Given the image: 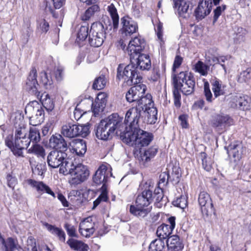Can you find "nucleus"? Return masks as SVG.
I'll return each mask as SVG.
<instances>
[{
	"mask_svg": "<svg viewBox=\"0 0 251 251\" xmlns=\"http://www.w3.org/2000/svg\"><path fill=\"white\" fill-rule=\"evenodd\" d=\"M38 99H40L42 107L43 106L48 112H50L54 109L55 101L48 94L43 93L41 96L39 95Z\"/></svg>",
	"mask_w": 251,
	"mask_h": 251,
	"instance_id": "cd10ccee",
	"label": "nucleus"
},
{
	"mask_svg": "<svg viewBox=\"0 0 251 251\" xmlns=\"http://www.w3.org/2000/svg\"><path fill=\"white\" fill-rule=\"evenodd\" d=\"M204 82V92L206 100L208 101H212V94L209 88V84L207 81L205 79H203Z\"/></svg>",
	"mask_w": 251,
	"mask_h": 251,
	"instance_id": "6e6d98bb",
	"label": "nucleus"
},
{
	"mask_svg": "<svg viewBox=\"0 0 251 251\" xmlns=\"http://www.w3.org/2000/svg\"><path fill=\"white\" fill-rule=\"evenodd\" d=\"M122 33L126 36H130L138 31L137 23L128 16L121 19Z\"/></svg>",
	"mask_w": 251,
	"mask_h": 251,
	"instance_id": "412c9836",
	"label": "nucleus"
},
{
	"mask_svg": "<svg viewBox=\"0 0 251 251\" xmlns=\"http://www.w3.org/2000/svg\"><path fill=\"white\" fill-rule=\"evenodd\" d=\"M49 146L50 148L59 150V151L64 152L67 150V144L64 138L60 134H57L52 135L49 140Z\"/></svg>",
	"mask_w": 251,
	"mask_h": 251,
	"instance_id": "393cba45",
	"label": "nucleus"
},
{
	"mask_svg": "<svg viewBox=\"0 0 251 251\" xmlns=\"http://www.w3.org/2000/svg\"><path fill=\"white\" fill-rule=\"evenodd\" d=\"M212 8V0H201L195 11V15L197 20H201L208 15Z\"/></svg>",
	"mask_w": 251,
	"mask_h": 251,
	"instance_id": "a211bd4d",
	"label": "nucleus"
},
{
	"mask_svg": "<svg viewBox=\"0 0 251 251\" xmlns=\"http://www.w3.org/2000/svg\"><path fill=\"white\" fill-rule=\"evenodd\" d=\"M166 244L167 249L173 251H179L183 248V245L177 235L169 237L166 241Z\"/></svg>",
	"mask_w": 251,
	"mask_h": 251,
	"instance_id": "bb28decb",
	"label": "nucleus"
},
{
	"mask_svg": "<svg viewBox=\"0 0 251 251\" xmlns=\"http://www.w3.org/2000/svg\"><path fill=\"white\" fill-rule=\"evenodd\" d=\"M111 171L112 169L109 164H102L100 166L93 176V182L96 185L102 184L101 188V193L93 202V209L97 207L101 201H106L108 200L106 183L108 179L112 176Z\"/></svg>",
	"mask_w": 251,
	"mask_h": 251,
	"instance_id": "20e7f679",
	"label": "nucleus"
},
{
	"mask_svg": "<svg viewBox=\"0 0 251 251\" xmlns=\"http://www.w3.org/2000/svg\"><path fill=\"white\" fill-rule=\"evenodd\" d=\"M96 230V218L89 216L84 219L79 224V232L86 238L92 236Z\"/></svg>",
	"mask_w": 251,
	"mask_h": 251,
	"instance_id": "ddd939ff",
	"label": "nucleus"
},
{
	"mask_svg": "<svg viewBox=\"0 0 251 251\" xmlns=\"http://www.w3.org/2000/svg\"><path fill=\"white\" fill-rule=\"evenodd\" d=\"M27 183L31 187L34 189L38 193L42 194L47 193L53 198H55V193L51 190L50 187L42 181H36L33 179H28Z\"/></svg>",
	"mask_w": 251,
	"mask_h": 251,
	"instance_id": "b1692460",
	"label": "nucleus"
},
{
	"mask_svg": "<svg viewBox=\"0 0 251 251\" xmlns=\"http://www.w3.org/2000/svg\"><path fill=\"white\" fill-rule=\"evenodd\" d=\"M167 247L164 240L156 239L150 245L149 251H166Z\"/></svg>",
	"mask_w": 251,
	"mask_h": 251,
	"instance_id": "c9c22d12",
	"label": "nucleus"
},
{
	"mask_svg": "<svg viewBox=\"0 0 251 251\" xmlns=\"http://www.w3.org/2000/svg\"><path fill=\"white\" fill-rule=\"evenodd\" d=\"M65 228L67 230L68 234L71 237H76V229L74 226L68 224H66L65 225Z\"/></svg>",
	"mask_w": 251,
	"mask_h": 251,
	"instance_id": "680f3d73",
	"label": "nucleus"
},
{
	"mask_svg": "<svg viewBox=\"0 0 251 251\" xmlns=\"http://www.w3.org/2000/svg\"><path fill=\"white\" fill-rule=\"evenodd\" d=\"M133 128L132 130H128L126 127L122 135L123 141L137 149L149 145L153 139L152 134L141 130L139 126Z\"/></svg>",
	"mask_w": 251,
	"mask_h": 251,
	"instance_id": "7ed1b4c3",
	"label": "nucleus"
},
{
	"mask_svg": "<svg viewBox=\"0 0 251 251\" xmlns=\"http://www.w3.org/2000/svg\"><path fill=\"white\" fill-rule=\"evenodd\" d=\"M250 100V98L247 96L242 97L239 95H236L232 97V100L234 103V106L243 110L248 108V103Z\"/></svg>",
	"mask_w": 251,
	"mask_h": 251,
	"instance_id": "c85d7f7f",
	"label": "nucleus"
},
{
	"mask_svg": "<svg viewBox=\"0 0 251 251\" xmlns=\"http://www.w3.org/2000/svg\"><path fill=\"white\" fill-rule=\"evenodd\" d=\"M86 113L85 111L81 110L80 109H77V106H76L74 111V119L77 121Z\"/></svg>",
	"mask_w": 251,
	"mask_h": 251,
	"instance_id": "774afa93",
	"label": "nucleus"
},
{
	"mask_svg": "<svg viewBox=\"0 0 251 251\" xmlns=\"http://www.w3.org/2000/svg\"><path fill=\"white\" fill-rule=\"evenodd\" d=\"M100 7L97 4L93 5L88 8L84 13L81 16V19L83 21H87L89 20L94 15L99 12Z\"/></svg>",
	"mask_w": 251,
	"mask_h": 251,
	"instance_id": "c03bdc74",
	"label": "nucleus"
},
{
	"mask_svg": "<svg viewBox=\"0 0 251 251\" xmlns=\"http://www.w3.org/2000/svg\"><path fill=\"white\" fill-rule=\"evenodd\" d=\"M169 175L166 172L162 173L159 176V180L158 182V188H161L168 183Z\"/></svg>",
	"mask_w": 251,
	"mask_h": 251,
	"instance_id": "13d9d810",
	"label": "nucleus"
},
{
	"mask_svg": "<svg viewBox=\"0 0 251 251\" xmlns=\"http://www.w3.org/2000/svg\"><path fill=\"white\" fill-rule=\"evenodd\" d=\"M145 46V41L140 37H136L129 42L126 51L130 56L138 55L144 49Z\"/></svg>",
	"mask_w": 251,
	"mask_h": 251,
	"instance_id": "aec40b11",
	"label": "nucleus"
},
{
	"mask_svg": "<svg viewBox=\"0 0 251 251\" xmlns=\"http://www.w3.org/2000/svg\"><path fill=\"white\" fill-rule=\"evenodd\" d=\"M51 1L55 9L61 8L66 2V0H51Z\"/></svg>",
	"mask_w": 251,
	"mask_h": 251,
	"instance_id": "0e129e2a",
	"label": "nucleus"
},
{
	"mask_svg": "<svg viewBox=\"0 0 251 251\" xmlns=\"http://www.w3.org/2000/svg\"><path fill=\"white\" fill-rule=\"evenodd\" d=\"M136 84L128 91L126 97L129 102H135L137 104L140 98L145 94L147 87L144 84Z\"/></svg>",
	"mask_w": 251,
	"mask_h": 251,
	"instance_id": "4468645a",
	"label": "nucleus"
},
{
	"mask_svg": "<svg viewBox=\"0 0 251 251\" xmlns=\"http://www.w3.org/2000/svg\"><path fill=\"white\" fill-rule=\"evenodd\" d=\"M209 67L201 61H199L194 65L193 70L203 76H206L208 74Z\"/></svg>",
	"mask_w": 251,
	"mask_h": 251,
	"instance_id": "09e8293b",
	"label": "nucleus"
},
{
	"mask_svg": "<svg viewBox=\"0 0 251 251\" xmlns=\"http://www.w3.org/2000/svg\"><path fill=\"white\" fill-rule=\"evenodd\" d=\"M2 243L4 251H17L20 247L17 241L12 238H8L6 240L2 239Z\"/></svg>",
	"mask_w": 251,
	"mask_h": 251,
	"instance_id": "72a5a7b5",
	"label": "nucleus"
},
{
	"mask_svg": "<svg viewBox=\"0 0 251 251\" xmlns=\"http://www.w3.org/2000/svg\"><path fill=\"white\" fill-rule=\"evenodd\" d=\"M61 133L65 137L70 138L77 136L86 137L90 133L89 125H77L66 123L62 126Z\"/></svg>",
	"mask_w": 251,
	"mask_h": 251,
	"instance_id": "6e6552de",
	"label": "nucleus"
},
{
	"mask_svg": "<svg viewBox=\"0 0 251 251\" xmlns=\"http://www.w3.org/2000/svg\"><path fill=\"white\" fill-rule=\"evenodd\" d=\"M75 166L70 159L65 158L59 166V173L64 175H70L71 176L72 172L74 171Z\"/></svg>",
	"mask_w": 251,
	"mask_h": 251,
	"instance_id": "c756f323",
	"label": "nucleus"
},
{
	"mask_svg": "<svg viewBox=\"0 0 251 251\" xmlns=\"http://www.w3.org/2000/svg\"><path fill=\"white\" fill-rule=\"evenodd\" d=\"M233 124V120L228 115L219 114L215 116L212 121V125L218 129H225Z\"/></svg>",
	"mask_w": 251,
	"mask_h": 251,
	"instance_id": "5701e85b",
	"label": "nucleus"
},
{
	"mask_svg": "<svg viewBox=\"0 0 251 251\" xmlns=\"http://www.w3.org/2000/svg\"><path fill=\"white\" fill-rule=\"evenodd\" d=\"M30 142L37 143L41 139L39 130L35 127H31L29 131V134L27 136Z\"/></svg>",
	"mask_w": 251,
	"mask_h": 251,
	"instance_id": "8fccbe9b",
	"label": "nucleus"
},
{
	"mask_svg": "<svg viewBox=\"0 0 251 251\" xmlns=\"http://www.w3.org/2000/svg\"><path fill=\"white\" fill-rule=\"evenodd\" d=\"M25 114L29 117V124L33 126L40 125L44 120V110L37 101L30 102L25 108Z\"/></svg>",
	"mask_w": 251,
	"mask_h": 251,
	"instance_id": "0eeeda50",
	"label": "nucleus"
},
{
	"mask_svg": "<svg viewBox=\"0 0 251 251\" xmlns=\"http://www.w3.org/2000/svg\"><path fill=\"white\" fill-rule=\"evenodd\" d=\"M28 133V129L26 126L23 123V120L20 121L18 124V126H16V131L15 137H17V140L23 137H28L27 134Z\"/></svg>",
	"mask_w": 251,
	"mask_h": 251,
	"instance_id": "58836bf2",
	"label": "nucleus"
},
{
	"mask_svg": "<svg viewBox=\"0 0 251 251\" xmlns=\"http://www.w3.org/2000/svg\"><path fill=\"white\" fill-rule=\"evenodd\" d=\"M174 87L180 89L186 95L191 94L194 90L195 81L193 75L187 72H181L177 76H172Z\"/></svg>",
	"mask_w": 251,
	"mask_h": 251,
	"instance_id": "39448f33",
	"label": "nucleus"
},
{
	"mask_svg": "<svg viewBox=\"0 0 251 251\" xmlns=\"http://www.w3.org/2000/svg\"><path fill=\"white\" fill-rule=\"evenodd\" d=\"M45 225L48 230L53 234L58 235L61 230V229L55 227L48 224H46Z\"/></svg>",
	"mask_w": 251,
	"mask_h": 251,
	"instance_id": "69168bd1",
	"label": "nucleus"
},
{
	"mask_svg": "<svg viewBox=\"0 0 251 251\" xmlns=\"http://www.w3.org/2000/svg\"><path fill=\"white\" fill-rule=\"evenodd\" d=\"M155 30L157 37V40L161 48L163 47L165 44V39L163 34V25L161 23H158L155 27Z\"/></svg>",
	"mask_w": 251,
	"mask_h": 251,
	"instance_id": "3c124183",
	"label": "nucleus"
},
{
	"mask_svg": "<svg viewBox=\"0 0 251 251\" xmlns=\"http://www.w3.org/2000/svg\"><path fill=\"white\" fill-rule=\"evenodd\" d=\"M28 250L31 249V251H37L35 240L32 237H28L27 239Z\"/></svg>",
	"mask_w": 251,
	"mask_h": 251,
	"instance_id": "e2e57ef3",
	"label": "nucleus"
},
{
	"mask_svg": "<svg viewBox=\"0 0 251 251\" xmlns=\"http://www.w3.org/2000/svg\"><path fill=\"white\" fill-rule=\"evenodd\" d=\"M157 150V148L155 147L150 148L145 151L143 153H141L140 159L145 162L148 161L151 158L153 157L156 155Z\"/></svg>",
	"mask_w": 251,
	"mask_h": 251,
	"instance_id": "37998d69",
	"label": "nucleus"
},
{
	"mask_svg": "<svg viewBox=\"0 0 251 251\" xmlns=\"http://www.w3.org/2000/svg\"><path fill=\"white\" fill-rule=\"evenodd\" d=\"M226 8V5L225 4L222 5L221 6H217L214 10V17L213 22L215 23L217 21L220 16L221 15L222 12H223Z\"/></svg>",
	"mask_w": 251,
	"mask_h": 251,
	"instance_id": "bf43d9fd",
	"label": "nucleus"
},
{
	"mask_svg": "<svg viewBox=\"0 0 251 251\" xmlns=\"http://www.w3.org/2000/svg\"><path fill=\"white\" fill-rule=\"evenodd\" d=\"M86 150V144L84 140H78L75 142L73 151L76 155L82 156L85 153Z\"/></svg>",
	"mask_w": 251,
	"mask_h": 251,
	"instance_id": "a19ab883",
	"label": "nucleus"
},
{
	"mask_svg": "<svg viewBox=\"0 0 251 251\" xmlns=\"http://www.w3.org/2000/svg\"><path fill=\"white\" fill-rule=\"evenodd\" d=\"M89 36V43L94 47H100L103 43L105 38V30L103 25L100 22L93 23L91 27Z\"/></svg>",
	"mask_w": 251,
	"mask_h": 251,
	"instance_id": "1a4fd4ad",
	"label": "nucleus"
},
{
	"mask_svg": "<svg viewBox=\"0 0 251 251\" xmlns=\"http://www.w3.org/2000/svg\"><path fill=\"white\" fill-rule=\"evenodd\" d=\"M107 10L112 20L114 28L117 29L119 25V17L115 6L114 4L111 3L107 6Z\"/></svg>",
	"mask_w": 251,
	"mask_h": 251,
	"instance_id": "4c0bfd02",
	"label": "nucleus"
},
{
	"mask_svg": "<svg viewBox=\"0 0 251 251\" xmlns=\"http://www.w3.org/2000/svg\"><path fill=\"white\" fill-rule=\"evenodd\" d=\"M28 153L33 154L37 157L44 158L45 150L43 147L39 144H34L27 150Z\"/></svg>",
	"mask_w": 251,
	"mask_h": 251,
	"instance_id": "79ce46f5",
	"label": "nucleus"
},
{
	"mask_svg": "<svg viewBox=\"0 0 251 251\" xmlns=\"http://www.w3.org/2000/svg\"><path fill=\"white\" fill-rule=\"evenodd\" d=\"M107 94L104 92H100L98 94L95 101L93 112L95 115L99 112L102 111L107 102Z\"/></svg>",
	"mask_w": 251,
	"mask_h": 251,
	"instance_id": "a878e982",
	"label": "nucleus"
},
{
	"mask_svg": "<svg viewBox=\"0 0 251 251\" xmlns=\"http://www.w3.org/2000/svg\"><path fill=\"white\" fill-rule=\"evenodd\" d=\"M130 60L131 62L134 64L137 70L148 71L151 68V61L148 54L140 53L138 55L130 56Z\"/></svg>",
	"mask_w": 251,
	"mask_h": 251,
	"instance_id": "dca6fc26",
	"label": "nucleus"
},
{
	"mask_svg": "<svg viewBox=\"0 0 251 251\" xmlns=\"http://www.w3.org/2000/svg\"><path fill=\"white\" fill-rule=\"evenodd\" d=\"M40 82L46 89L50 88L52 84L51 77L45 72H41L40 74Z\"/></svg>",
	"mask_w": 251,
	"mask_h": 251,
	"instance_id": "864d4df0",
	"label": "nucleus"
},
{
	"mask_svg": "<svg viewBox=\"0 0 251 251\" xmlns=\"http://www.w3.org/2000/svg\"><path fill=\"white\" fill-rule=\"evenodd\" d=\"M63 73V68L61 67H58L54 72L55 76L57 81H60L62 79Z\"/></svg>",
	"mask_w": 251,
	"mask_h": 251,
	"instance_id": "338daca9",
	"label": "nucleus"
},
{
	"mask_svg": "<svg viewBox=\"0 0 251 251\" xmlns=\"http://www.w3.org/2000/svg\"><path fill=\"white\" fill-rule=\"evenodd\" d=\"M89 176V171L87 166L78 164L75 166L72 175L69 180V184L72 186L80 184L85 181Z\"/></svg>",
	"mask_w": 251,
	"mask_h": 251,
	"instance_id": "9b49d317",
	"label": "nucleus"
},
{
	"mask_svg": "<svg viewBox=\"0 0 251 251\" xmlns=\"http://www.w3.org/2000/svg\"><path fill=\"white\" fill-rule=\"evenodd\" d=\"M30 144V141L28 137H23L17 140V137H15L14 142L12 140V137L8 136L5 139V144L9 148L13 154L17 156H23V150L26 148Z\"/></svg>",
	"mask_w": 251,
	"mask_h": 251,
	"instance_id": "9d476101",
	"label": "nucleus"
},
{
	"mask_svg": "<svg viewBox=\"0 0 251 251\" xmlns=\"http://www.w3.org/2000/svg\"><path fill=\"white\" fill-rule=\"evenodd\" d=\"M227 151L229 154H232L233 157L239 159L242 153V146L240 144H232L227 147Z\"/></svg>",
	"mask_w": 251,
	"mask_h": 251,
	"instance_id": "e433bc0d",
	"label": "nucleus"
},
{
	"mask_svg": "<svg viewBox=\"0 0 251 251\" xmlns=\"http://www.w3.org/2000/svg\"><path fill=\"white\" fill-rule=\"evenodd\" d=\"M201 158L202 161V165L203 168L206 171H210L212 168L213 161L212 158L208 157L205 152H201L200 154Z\"/></svg>",
	"mask_w": 251,
	"mask_h": 251,
	"instance_id": "a18cd8bd",
	"label": "nucleus"
},
{
	"mask_svg": "<svg viewBox=\"0 0 251 251\" xmlns=\"http://www.w3.org/2000/svg\"><path fill=\"white\" fill-rule=\"evenodd\" d=\"M38 28L42 33H46L49 30V24L45 19H41L38 21Z\"/></svg>",
	"mask_w": 251,
	"mask_h": 251,
	"instance_id": "4d7b16f0",
	"label": "nucleus"
},
{
	"mask_svg": "<svg viewBox=\"0 0 251 251\" xmlns=\"http://www.w3.org/2000/svg\"><path fill=\"white\" fill-rule=\"evenodd\" d=\"M76 106H77V109H80L81 110L86 112L90 111L91 109L93 111V108L95 106L93 99L91 97L86 98L82 100Z\"/></svg>",
	"mask_w": 251,
	"mask_h": 251,
	"instance_id": "2f4dec72",
	"label": "nucleus"
},
{
	"mask_svg": "<svg viewBox=\"0 0 251 251\" xmlns=\"http://www.w3.org/2000/svg\"><path fill=\"white\" fill-rule=\"evenodd\" d=\"M89 27L82 25L79 28L76 39V42L80 46V42L85 40L88 35Z\"/></svg>",
	"mask_w": 251,
	"mask_h": 251,
	"instance_id": "49530a36",
	"label": "nucleus"
},
{
	"mask_svg": "<svg viewBox=\"0 0 251 251\" xmlns=\"http://www.w3.org/2000/svg\"><path fill=\"white\" fill-rule=\"evenodd\" d=\"M174 7L177 9L180 15L182 16L187 13L189 7L188 0H174Z\"/></svg>",
	"mask_w": 251,
	"mask_h": 251,
	"instance_id": "7c9ffc66",
	"label": "nucleus"
},
{
	"mask_svg": "<svg viewBox=\"0 0 251 251\" xmlns=\"http://www.w3.org/2000/svg\"><path fill=\"white\" fill-rule=\"evenodd\" d=\"M237 80L240 83H249L251 80V68H247L246 70L241 72Z\"/></svg>",
	"mask_w": 251,
	"mask_h": 251,
	"instance_id": "de8ad7c7",
	"label": "nucleus"
},
{
	"mask_svg": "<svg viewBox=\"0 0 251 251\" xmlns=\"http://www.w3.org/2000/svg\"><path fill=\"white\" fill-rule=\"evenodd\" d=\"M124 126L122 119L117 114H113L100 122L97 127L96 135L98 138L106 140L111 138L115 132L117 134L120 132L122 137L125 131Z\"/></svg>",
	"mask_w": 251,
	"mask_h": 251,
	"instance_id": "f03ea898",
	"label": "nucleus"
},
{
	"mask_svg": "<svg viewBox=\"0 0 251 251\" xmlns=\"http://www.w3.org/2000/svg\"><path fill=\"white\" fill-rule=\"evenodd\" d=\"M141 109L137 107H132L129 109L126 112L125 123H123L124 130H126L127 127L128 130H131L134 127L139 126L138 125V120L141 116Z\"/></svg>",
	"mask_w": 251,
	"mask_h": 251,
	"instance_id": "f8f14e48",
	"label": "nucleus"
},
{
	"mask_svg": "<svg viewBox=\"0 0 251 251\" xmlns=\"http://www.w3.org/2000/svg\"><path fill=\"white\" fill-rule=\"evenodd\" d=\"M212 90L215 97L223 95L225 93L226 86L218 79L213 80L212 83Z\"/></svg>",
	"mask_w": 251,
	"mask_h": 251,
	"instance_id": "f704fd0d",
	"label": "nucleus"
},
{
	"mask_svg": "<svg viewBox=\"0 0 251 251\" xmlns=\"http://www.w3.org/2000/svg\"><path fill=\"white\" fill-rule=\"evenodd\" d=\"M198 201L203 215L208 216L213 212V205L209 195L206 192H201L199 196Z\"/></svg>",
	"mask_w": 251,
	"mask_h": 251,
	"instance_id": "f3484780",
	"label": "nucleus"
},
{
	"mask_svg": "<svg viewBox=\"0 0 251 251\" xmlns=\"http://www.w3.org/2000/svg\"><path fill=\"white\" fill-rule=\"evenodd\" d=\"M173 96L174 99V104L176 107H179L181 105L180 99L181 96L178 89L174 87L173 91Z\"/></svg>",
	"mask_w": 251,
	"mask_h": 251,
	"instance_id": "052dcab7",
	"label": "nucleus"
},
{
	"mask_svg": "<svg viewBox=\"0 0 251 251\" xmlns=\"http://www.w3.org/2000/svg\"><path fill=\"white\" fill-rule=\"evenodd\" d=\"M117 77L119 79H123L128 84L140 83L141 76L138 73V70L133 63L131 62L124 67L120 64L117 69Z\"/></svg>",
	"mask_w": 251,
	"mask_h": 251,
	"instance_id": "423d86ee",
	"label": "nucleus"
},
{
	"mask_svg": "<svg viewBox=\"0 0 251 251\" xmlns=\"http://www.w3.org/2000/svg\"><path fill=\"white\" fill-rule=\"evenodd\" d=\"M37 72V71L35 68H32L27 77L25 88L30 94L39 98L40 93L39 91V85L36 78Z\"/></svg>",
	"mask_w": 251,
	"mask_h": 251,
	"instance_id": "2eb2a0df",
	"label": "nucleus"
},
{
	"mask_svg": "<svg viewBox=\"0 0 251 251\" xmlns=\"http://www.w3.org/2000/svg\"><path fill=\"white\" fill-rule=\"evenodd\" d=\"M67 156V154L57 150L51 151L47 156V163L52 168L59 167Z\"/></svg>",
	"mask_w": 251,
	"mask_h": 251,
	"instance_id": "6ab92c4d",
	"label": "nucleus"
},
{
	"mask_svg": "<svg viewBox=\"0 0 251 251\" xmlns=\"http://www.w3.org/2000/svg\"><path fill=\"white\" fill-rule=\"evenodd\" d=\"M145 116L147 118V122L150 124H154L157 120V111L154 107L150 108H146L144 111Z\"/></svg>",
	"mask_w": 251,
	"mask_h": 251,
	"instance_id": "ea45409f",
	"label": "nucleus"
},
{
	"mask_svg": "<svg viewBox=\"0 0 251 251\" xmlns=\"http://www.w3.org/2000/svg\"><path fill=\"white\" fill-rule=\"evenodd\" d=\"M137 104L140 106V109L142 110L146 108H150V107H153V102L152 100V96L150 94H147L146 95H144L143 96L139 101L137 102Z\"/></svg>",
	"mask_w": 251,
	"mask_h": 251,
	"instance_id": "473e14b6",
	"label": "nucleus"
},
{
	"mask_svg": "<svg viewBox=\"0 0 251 251\" xmlns=\"http://www.w3.org/2000/svg\"><path fill=\"white\" fill-rule=\"evenodd\" d=\"M169 224H162L159 226L156 231V234L159 239L164 240L169 237L175 226V218L171 217L168 219Z\"/></svg>",
	"mask_w": 251,
	"mask_h": 251,
	"instance_id": "4be33fe9",
	"label": "nucleus"
},
{
	"mask_svg": "<svg viewBox=\"0 0 251 251\" xmlns=\"http://www.w3.org/2000/svg\"><path fill=\"white\" fill-rule=\"evenodd\" d=\"M153 187V183L150 180L141 184L139 189L142 192L136 199V205H131L130 206L131 214L140 218H143L148 214L150 210L147 207L152 200Z\"/></svg>",
	"mask_w": 251,
	"mask_h": 251,
	"instance_id": "f257e3e1",
	"label": "nucleus"
},
{
	"mask_svg": "<svg viewBox=\"0 0 251 251\" xmlns=\"http://www.w3.org/2000/svg\"><path fill=\"white\" fill-rule=\"evenodd\" d=\"M174 206L184 209L187 204V201L186 197L184 196H181L180 197L177 198L173 201Z\"/></svg>",
	"mask_w": 251,
	"mask_h": 251,
	"instance_id": "5fc2aeb1",
	"label": "nucleus"
},
{
	"mask_svg": "<svg viewBox=\"0 0 251 251\" xmlns=\"http://www.w3.org/2000/svg\"><path fill=\"white\" fill-rule=\"evenodd\" d=\"M106 83V79L104 76H100L95 79L93 87L95 89L101 90L104 88Z\"/></svg>",
	"mask_w": 251,
	"mask_h": 251,
	"instance_id": "603ef678",
	"label": "nucleus"
}]
</instances>
